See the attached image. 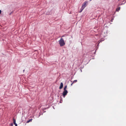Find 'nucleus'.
I'll return each mask as SVG.
<instances>
[{
    "label": "nucleus",
    "instance_id": "obj_5",
    "mask_svg": "<svg viewBox=\"0 0 126 126\" xmlns=\"http://www.w3.org/2000/svg\"><path fill=\"white\" fill-rule=\"evenodd\" d=\"M32 119H30L29 120H28V121H27V123H29L30 122H31L32 121Z\"/></svg>",
    "mask_w": 126,
    "mask_h": 126
},
{
    "label": "nucleus",
    "instance_id": "obj_15",
    "mask_svg": "<svg viewBox=\"0 0 126 126\" xmlns=\"http://www.w3.org/2000/svg\"><path fill=\"white\" fill-rule=\"evenodd\" d=\"M92 0H90V1H91Z\"/></svg>",
    "mask_w": 126,
    "mask_h": 126
},
{
    "label": "nucleus",
    "instance_id": "obj_2",
    "mask_svg": "<svg viewBox=\"0 0 126 126\" xmlns=\"http://www.w3.org/2000/svg\"><path fill=\"white\" fill-rule=\"evenodd\" d=\"M87 2L86 1L84 2L82 4L81 8L82 9H84L86 6L87 3Z\"/></svg>",
    "mask_w": 126,
    "mask_h": 126
},
{
    "label": "nucleus",
    "instance_id": "obj_9",
    "mask_svg": "<svg viewBox=\"0 0 126 126\" xmlns=\"http://www.w3.org/2000/svg\"><path fill=\"white\" fill-rule=\"evenodd\" d=\"M13 120L14 123H16V121L14 119H13Z\"/></svg>",
    "mask_w": 126,
    "mask_h": 126
},
{
    "label": "nucleus",
    "instance_id": "obj_3",
    "mask_svg": "<svg viewBox=\"0 0 126 126\" xmlns=\"http://www.w3.org/2000/svg\"><path fill=\"white\" fill-rule=\"evenodd\" d=\"M68 93V92L67 90H64L63 93V95L64 96H64L67 94Z\"/></svg>",
    "mask_w": 126,
    "mask_h": 126
},
{
    "label": "nucleus",
    "instance_id": "obj_11",
    "mask_svg": "<svg viewBox=\"0 0 126 126\" xmlns=\"http://www.w3.org/2000/svg\"><path fill=\"white\" fill-rule=\"evenodd\" d=\"M14 124L15 125V126H17V124L16 123H14Z\"/></svg>",
    "mask_w": 126,
    "mask_h": 126
},
{
    "label": "nucleus",
    "instance_id": "obj_18",
    "mask_svg": "<svg viewBox=\"0 0 126 126\" xmlns=\"http://www.w3.org/2000/svg\"><path fill=\"white\" fill-rule=\"evenodd\" d=\"M111 21H112V20L111 19Z\"/></svg>",
    "mask_w": 126,
    "mask_h": 126
},
{
    "label": "nucleus",
    "instance_id": "obj_17",
    "mask_svg": "<svg viewBox=\"0 0 126 126\" xmlns=\"http://www.w3.org/2000/svg\"><path fill=\"white\" fill-rule=\"evenodd\" d=\"M111 21H112V20L111 19Z\"/></svg>",
    "mask_w": 126,
    "mask_h": 126
},
{
    "label": "nucleus",
    "instance_id": "obj_16",
    "mask_svg": "<svg viewBox=\"0 0 126 126\" xmlns=\"http://www.w3.org/2000/svg\"><path fill=\"white\" fill-rule=\"evenodd\" d=\"M63 36H62V37H63Z\"/></svg>",
    "mask_w": 126,
    "mask_h": 126
},
{
    "label": "nucleus",
    "instance_id": "obj_13",
    "mask_svg": "<svg viewBox=\"0 0 126 126\" xmlns=\"http://www.w3.org/2000/svg\"><path fill=\"white\" fill-rule=\"evenodd\" d=\"M1 13V10H0V14Z\"/></svg>",
    "mask_w": 126,
    "mask_h": 126
},
{
    "label": "nucleus",
    "instance_id": "obj_1",
    "mask_svg": "<svg viewBox=\"0 0 126 126\" xmlns=\"http://www.w3.org/2000/svg\"><path fill=\"white\" fill-rule=\"evenodd\" d=\"M59 43L61 47L64 46L65 44V43L63 38H61L60 39L59 41Z\"/></svg>",
    "mask_w": 126,
    "mask_h": 126
},
{
    "label": "nucleus",
    "instance_id": "obj_6",
    "mask_svg": "<svg viewBox=\"0 0 126 126\" xmlns=\"http://www.w3.org/2000/svg\"><path fill=\"white\" fill-rule=\"evenodd\" d=\"M67 88V85H66V86H65L64 88H63L64 90H66V89Z\"/></svg>",
    "mask_w": 126,
    "mask_h": 126
},
{
    "label": "nucleus",
    "instance_id": "obj_14",
    "mask_svg": "<svg viewBox=\"0 0 126 126\" xmlns=\"http://www.w3.org/2000/svg\"><path fill=\"white\" fill-rule=\"evenodd\" d=\"M13 125V124H11V125Z\"/></svg>",
    "mask_w": 126,
    "mask_h": 126
},
{
    "label": "nucleus",
    "instance_id": "obj_7",
    "mask_svg": "<svg viewBox=\"0 0 126 126\" xmlns=\"http://www.w3.org/2000/svg\"><path fill=\"white\" fill-rule=\"evenodd\" d=\"M120 7H119L116 9V11H118L120 10Z\"/></svg>",
    "mask_w": 126,
    "mask_h": 126
},
{
    "label": "nucleus",
    "instance_id": "obj_10",
    "mask_svg": "<svg viewBox=\"0 0 126 126\" xmlns=\"http://www.w3.org/2000/svg\"><path fill=\"white\" fill-rule=\"evenodd\" d=\"M77 80H74L73 82V83H76V82H77Z\"/></svg>",
    "mask_w": 126,
    "mask_h": 126
},
{
    "label": "nucleus",
    "instance_id": "obj_8",
    "mask_svg": "<svg viewBox=\"0 0 126 126\" xmlns=\"http://www.w3.org/2000/svg\"><path fill=\"white\" fill-rule=\"evenodd\" d=\"M84 9H82V8L81 7V8L80 9V11L79 12L81 13V12L82 10H83Z\"/></svg>",
    "mask_w": 126,
    "mask_h": 126
},
{
    "label": "nucleus",
    "instance_id": "obj_12",
    "mask_svg": "<svg viewBox=\"0 0 126 126\" xmlns=\"http://www.w3.org/2000/svg\"><path fill=\"white\" fill-rule=\"evenodd\" d=\"M73 83V82H72V83L71 84V86H72Z\"/></svg>",
    "mask_w": 126,
    "mask_h": 126
},
{
    "label": "nucleus",
    "instance_id": "obj_4",
    "mask_svg": "<svg viewBox=\"0 0 126 126\" xmlns=\"http://www.w3.org/2000/svg\"><path fill=\"white\" fill-rule=\"evenodd\" d=\"M63 83L62 82H61V83L60 86L59 87V89H62V88H63Z\"/></svg>",
    "mask_w": 126,
    "mask_h": 126
}]
</instances>
